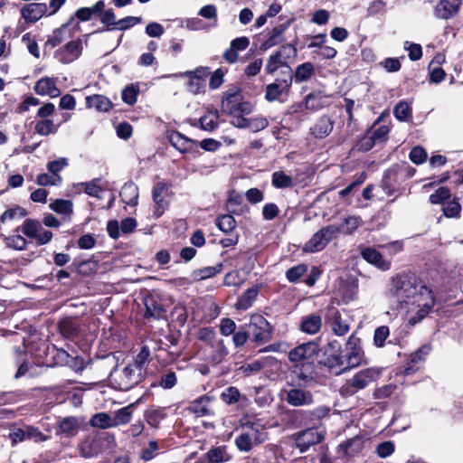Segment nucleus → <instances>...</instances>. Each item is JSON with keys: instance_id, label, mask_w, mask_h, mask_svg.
<instances>
[{"instance_id": "obj_10", "label": "nucleus", "mask_w": 463, "mask_h": 463, "mask_svg": "<svg viewBox=\"0 0 463 463\" xmlns=\"http://www.w3.org/2000/svg\"><path fill=\"white\" fill-rule=\"evenodd\" d=\"M326 431L320 428H309L296 434V446L300 452L307 451L311 446L320 443Z\"/></svg>"}, {"instance_id": "obj_6", "label": "nucleus", "mask_w": 463, "mask_h": 463, "mask_svg": "<svg viewBox=\"0 0 463 463\" xmlns=\"http://www.w3.org/2000/svg\"><path fill=\"white\" fill-rule=\"evenodd\" d=\"M364 362V354L360 346V339L354 335L348 337L346 343V354L339 356L337 364L345 366V369L357 367Z\"/></svg>"}, {"instance_id": "obj_47", "label": "nucleus", "mask_w": 463, "mask_h": 463, "mask_svg": "<svg viewBox=\"0 0 463 463\" xmlns=\"http://www.w3.org/2000/svg\"><path fill=\"white\" fill-rule=\"evenodd\" d=\"M222 270V264L218 263L215 266L204 267L194 272V278L197 280H204L213 277Z\"/></svg>"}, {"instance_id": "obj_64", "label": "nucleus", "mask_w": 463, "mask_h": 463, "mask_svg": "<svg viewBox=\"0 0 463 463\" xmlns=\"http://www.w3.org/2000/svg\"><path fill=\"white\" fill-rule=\"evenodd\" d=\"M241 393L236 387L231 386L226 388L221 397L222 400L227 404H234L240 399Z\"/></svg>"}, {"instance_id": "obj_46", "label": "nucleus", "mask_w": 463, "mask_h": 463, "mask_svg": "<svg viewBox=\"0 0 463 463\" xmlns=\"http://www.w3.org/2000/svg\"><path fill=\"white\" fill-rule=\"evenodd\" d=\"M205 457L208 463H221L230 458L225 447L213 448L206 453Z\"/></svg>"}, {"instance_id": "obj_21", "label": "nucleus", "mask_w": 463, "mask_h": 463, "mask_svg": "<svg viewBox=\"0 0 463 463\" xmlns=\"http://www.w3.org/2000/svg\"><path fill=\"white\" fill-rule=\"evenodd\" d=\"M334 121L328 116H322L311 128L310 133L316 138H325L333 130Z\"/></svg>"}, {"instance_id": "obj_45", "label": "nucleus", "mask_w": 463, "mask_h": 463, "mask_svg": "<svg viewBox=\"0 0 463 463\" xmlns=\"http://www.w3.org/2000/svg\"><path fill=\"white\" fill-rule=\"evenodd\" d=\"M219 113L217 110L208 111L200 118L201 128L206 131H213L218 126Z\"/></svg>"}, {"instance_id": "obj_36", "label": "nucleus", "mask_w": 463, "mask_h": 463, "mask_svg": "<svg viewBox=\"0 0 463 463\" xmlns=\"http://www.w3.org/2000/svg\"><path fill=\"white\" fill-rule=\"evenodd\" d=\"M134 404H129L114 412L112 416L115 428L130 422L133 417Z\"/></svg>"}, {"instance_id": "obj_1", "label": "nucleus", "mask_w": 463, "mask_h": 463, "mask_svg": "<svg viewBox=\"0 0 463 463\" xmlns=\"http://www.w3.org/2000/svg\"><path fill=\"white\" fill-rule=\"evenodd\" d=\"M387 296L411 326L422 321L435 304L432 290L411 273L393 277Z\"/></svg>"}, {"instance_id": "obj_58", "label": "nucleus", "mask_w": 463, "mask_h": 463, "mask_svg": "<svg viewBox=\"0 0 463 463\" xmlns=\"http://www.w3.org/2000/svg\"><path fill=\"white\" fill-rule=\"evenodd\" d=\"M159 446L156 441L150 440L147 447L144 448L140 451V458L144 461H149L153 459L158 453Z\"/></svg>"}, {"instance_id": "obj_52", "label": "nucleus", "mask_w": 463, "mask_h": 463, "mask_svg": "<svg viewBox=\"0 0 463 463\" xmlns=\"http://www.w3.org/2000/svg\"><path fill=\"white\" fill-rule=\"evenodd\" d=\"M363 221L359 216H348L344 219V222L340 228V232L345 234H352L354 232L361 226Z\"/></svg>"}, {"instance_id": "obj_37", "label": "nucleus", "mask_w": 463, "mask_h": 463, "mask_svg": "<svg viewBox=\"0 0 463 463\" xmlns=\"http://www.w3.org/2000/svg\"><path fill=\"white\" fill-rule=\"evenodd\" d=\"M99 16V21L102 24L106 25L105 28L98 29L95 32H93L91 34L103 33L106 30L112 31L116 29V25L118 21L116 20V14L112 9H108L106 11H102L101 13L98 14Z\"/></svg>"}, {"instance_id": "obj_2", "label": "nucleus", "mask_w": 463, "mask_h": 463, "mask_svg": "<svg viewBox=\"0 0 463 463\" xmlns=\"http://www.w3.org/2000/svg\"><path fill=\"white\" fill-rule=\"evenodd\" d=\"M267 439L265 428L260 423L244 426L235 439V445L240 451L249 452L254 447Z\"/></svg>"}, {"instance_id": "obj_44", "label": "nucleus", "mask_w": 463, "mask_h": 463, "mask_svg": "<svg viewBox=\"0 0 463 463\" xmlns=\"http://www.w3.org/2000/svg\"><path fill=\"white\" fill-rule=\"evenodd\" d=\"M362 447L363 440L358 437L347 439L339 445V449L343 450L345 456H353L359 452L362 449Z\"/></svg>"}, {"instance_id": "obj_16", "label": "nucleus", "mask_w": 463, "mask_h": 463, "mask_svg": "<svg viewBox=\"0 0 463 463\" xmlns=\"http://www.w3.org/2000/svg\"><path fill=\"white\" fill-rule=\"evenodd\" d=\"M47 10L48 7L43 3H31L23 6L21 14L26 23H35L47 13Z\"/></svg>"}, {"instance_id": "obj_11", "label": "nucleus", "mask_w": 463, "mask_h": 463, "mask_svg": "<svg viewBox=\"0 0 463 463\" xmlns=\"http://www.w3.org/2000/svg\"><path fill=\"white\" fill-rule=\"evenodd\" d=\"M169 184L165 182H158L153 189V201L155 209L153 214L159 218L168 206Z\"/></svg>"}, {"instance_id": "obj_14", "label": "nucleus", "mask_w": 463, "mask_h": 463, "mask_svg": "<svg viewBox=\"0 0 463 463\" xmlns=\"http://www.w3.org/2000/svg\"><path fill=\"white\" fill-rule=\"evenodd\" d=\"M283 51H288V56H295L297 49L291 44L283 45L279 51L271 54L267 60L265 71L268 74H274V72L280 67L286 64L284 61Z\"/></svg>"}, {"instance_id": "obj_54", "label": "nucleus", "mask_w": 463, "mask_h": 463, "mask_svg": "<svg viewBox=\"0 0 463 463\" xmlns=\"http://www.w3.org/2000/svg\"><path fill=\"white\" fill-rule=\"evenodd\" d=\"M177 383V377L175 372H167L163 373L156 383H153L152 386H160L163 389H172Z\"/></svg>"}, {"instance_id": "obj_55", "label": "nucleus", "mask_w": 463, "mask_h": 463, "mask_svg": "<svg viewBox=\"0 0 463 463\" xmlns=\"http://www.w3.org/2000/svg\"><path fill=\"white\" fill-rule=\"evenodd\" d=\"M150 356L149 349L146 346H143L140 352L137 354L134 361L130 363L133 365H137L140 369L142 373H145L146 366L148 364Z\"/></svg>"}, {"instance_id": "obj_60", "label": "nucleus", "mask_w": 463, "mask_h": 463, "mask_svg": "<svg viewBox=\"0 0 463 463\" xmlns=\"http://www.w3.org/2000/svg\"><path fill=\"white\" fill-rule=\"evenodd\" d=\"M305 368L306 370L312 369V364L307 363L302 364H295L293 373L297 375L298 379L307 383L308 381H311L313 377L311 376L310 372L304 371Z\"/></svg>"}, {"instance_id": "obj_33", "label": "nucleus", "mask_w": 463, "mask_h": 463, "mask_svg": "<svg viewBox=\"0 0 463 463\" xmlns=\"http://www.w3.org/2000/svg\"><path fill=\"white\" fill-rule=\"evenodd\" d=\"M123 202L128 205H136L138 200V188L134 183L125 184L120 191Z\"/></svg>"}, {"instance_id": "obj_9", "label": "nucleus", "mask_w": 463, "mask_h": 463, "mask_svg": "<svg viewBox=\"0 0 463 463\" xmlns=\"http://www.w3.org/2000/svg\"><path fill=\"white\" fill-rule=\"evenodd\" d=\"M318 351L319 346L317 343L309 341L290 350L288 353V359L296 364H307L318 354Z\"/></svg>"}, {"instance_id": "obj_22", "label": "nucleus", "mask_w": 463, "mask_h": 463, "mask_svg": "<svg viewBox=\"0 0 463 463\" xmlns=\"http://www.w3.org/2000/svg\"><path fill=\"white\" fill-rule=\"evenodd\" d=\"M74 187L82 189L88 195L101 198V194L106 191V184L99 178H95L90 182L78 183Z\"/></svg>"}, {"instance_id": "obj_27", "label": "nucleus", "mask_w": 463, "mask_h": 463, "mask_svg": "<svg viewBox=\"0 0 463 463\" xmlns=\"http://www.w3.org/2000/svg\"><path fill=\"white\" fill-rule=\"evenodd\" d=\"M105 3L103 0L96 2L91 7H80L77 9L74 15L80 22H87L93 15H97L104 10Z\"/></svg>"}, {"instance_id": "obj_57", "label": "nucleus", "mask_w": 463, "mask_h": 463, "mask_svg": "<svg viewBox=\"0 0 463 463\" xmlns=\"http://www.w3.org/2000/svg\"><path fill=\"white\" fill-rule=\"evenodd\" d=\"M216 225L222 232H230L235 228L236 221L233 216L230 214H224L217 219Z\"/></svg>"}, {"instance_id": "obj_41", "label": "nucleus", "mask_w": 463, "mask_h": 463, "mask_svg": "<svg viewBox=\"0 0 463 463\" xmlns=\"http://www.w3.org/2000/svg\"><path fill=\"white\" fill-rule=\"evenodd\" d=\"M315 72V67L311 62H304L297 66L294 73L295 81L298 83L308 80Z\"/></svg>"}, {"instance_id": "obj_53", "label": "nucleus", "mask_w": 463, "mask_h": 463, "mask_svg": "<svg viewBox=\"0 0 463 463\" xmlns=\"http://www.w3.org/2000/svg\"><path fill=\"white\" fill-rule=\"evenodd\" d=\"M49 207L60 214H70L72 213V203L70 200L57 199L50 203Z\"/></svg>"}, {"instance_id": "obj_42", "label": "nucleus", "mask_w": 463, "mask_h": 463, "mask_svg": "<svg viewBox=\"0 0 463 463\" xmlns=\"http://www.w3.org/2000/svg\"><path fill=\"white\" fill-rule=\"evenodd\" d=\"M170 142L177 150L182 153L187 152L194 144V140L185 137L179 132L173 133L170 136Z\"/></svg>"}, {"instance_id": "obj_17", "label": "nucleus", "mask_w": 463, "mask_h": 463, "mask_svg": "<svg viewBox=\"0 0 463 463\" xmlns=\"http://www.w3.org/2000/svg\"><path fill=\"white\" fill-rule=\"evenodd\" d=\"M461 0H440L435 6L436 17L448 20L453 17L458 12Z\"/></svg>"}, {"instance_id": "obj_62", "label": "nucleus", "mask_w": 463, "mask_h": 463, "mask_svg": "<svg viewBox=\"0 0 463 463\" xmlns=\"http://www.w3.org/2000/svg\"><path fill=\"white\" fill-rule=\"evenodd\" d=\"M389 335H390V330H389L388 326H382L377 327L374 330V334H373V344L377 347H383L384 345L385 340L387 339Z\"/></svg>"}, {"instance_id": "obj_12", "label": "nucleus", "mask_w": 463, "mask_h": 463, "mask_svg": "<svg viewBox=\"0 0 463 463\" xmlns=\"http://www.w3.org/2000/svg\"><path fill=\"white\" fill-rule=\"evenodd\" d=\"M82 52V42L78 39L66 43L55 52V58L61 63L67 64L77 60Z\"/></svg>"}, {"instance_id": "obj_26", "label": "nucleus", "mask_w": 463, "mask_h": 463, "mask_svg": "<svg viewBox=\"0 0 463 463\" xmlns=\"http://www.w3.org/2000/svg\"><path fill=\"white\" fill-rule=\"evenodd\" d=\"M210 347L212 351L208 357L209 362L214 365L221 364L228 354V349L224 345V341L219 338L213 341Z\"/></svg>"}, {"instance_id": "obj_40", "label": "nucleus", "mask_w": 463, "mask_h": 463, "mask_svg": "<svg viewBox=\"0 0 463 463\" xmlns=\"http://www.w3.org/2000/svg\"><path fill=\"white\" fill-rule=\"evenodd\" d=\"M90 425L93 428L110 429L115 428L112 416L106 412L94 414L90 420Z\"/></svg>"}, {"instance_id": "obj_28", "label": "nucleus", "mask_w": 463, "mask_h": 463, "mask_svg": "<svg viewBox=\"0 0 463 463\" xmlns=\"http://www.w3.org/2000/svg\"><path fill=\"white\" fill-rule=\"evenodd\" d=\"M321 326V317L317 314H310L308 316L303 317L300 329L307 334L314 335L320 330Z\"/></svg>"}, {"instance_id": "obj_50", "label": "nucleus", "mask_w": 463, "mask_h": 463, "mask_svg": "<svg viewBox=\"0 0 463 463\" xmlns=\"http://www.w3.org/2000/svg\"><path fill=\"white\" fill-rule=\"evenodd\" d=\"M18 230L27 237L34 239L37 233L42 230V225L38 221L27 219Z\"/></svg>"}, {"instance_id": "obj_4", "label": "nucleus", "mask_w": 463, "mask_h": 463, "mask_svg": "<svg viewBox=\"0 0 463 463\" xmlns=\"http://www.w3.org/2000/svg\"><path fill=\"white\" fill-rule=\"evenodd\" d=\"M380 375L381 371L376 368L361 370L342 385L341 393L346 396L354 395L367 387L371 383L375 382Z\"/></svg>"}, {"instance_id": "obj_48", "label": "nucleus", "mask_w": 463, "mask_h": 463, "mask_svg": "<svg viewBox=\"0 0 463 463\" xmlns=\"http://www.w3.org/2000/svg\"><path fill=\"white\" fill-rule=\"evenodd\" d=\"M272 185L283 189L293 185V179L283 171H276L272 174Z\"/></svg>"}, {"instance_id": "obj_23", "label": "nucleus", "mask_w": 463, "mask_h": 463, "mask_svg": "<svg viewBox=\"0 0 463 463\" xmlns=\"http://www.w3.org/2000/svg\"><path fill=\"white\" fill-rule=\"evenodd\" d=\"M144 305L146 307L145 317L161 319L165 317V309L153 296L146 297Z\"/></svg>"}, {"instance_id": "obj_51", "label": "nucleus", "mask_w": 463, "mask_h": 463, "mask_svg": "<svg viewBox=\"0 0 463 463\" xmlns=\"http://www.w3.org/2000/svg\"><path fill=\"white\" fill-rule=\"evenodd\" d=\"M27 215V212L24 208L21 206H14L10 208L3 213L0 217L1 223H5L10 221H14L15 219H21Z\"/></svg>"}, {"instance_id": "obj_20", "label": "nucleus", "mask_w": 463, "mask_h": 463, "mask_svg": "<svg viewBox=\"0 0 463 463\" xmlns=\"http://www.w3.org/2000/svg\"><path fill=\"white\" fill-rule=\"evenodd\" d=\"M34 90L41 96L51 98H56L61 94L60 90L56 87L55 80L49 77L40 79L35 84Z\"/></svg>"}, {"instance_id": "obj_39", "label": "nucleus", "mask_w": 463, "mask_h": 463, "mask_svg": "<svg viewBox=\"0 0 463 463\" xmlns=\"http://www.w3.org/2000/svg\"><path fill=\"white\" fill-rule=\"evenodd\" d=\"M259 293L258 288H248L238 299L235 304L237 309L246 310L250 307Z\"/></svg>"}, {"instance_id": "obj_5", "label": "nucleus", "mask_w": 463, "mask_h": 463, "mask_svg": "<svg viewBox=\"0 0 463 463\" xmlns=\"http://www.w3.org/2000/svg\"><path fill=\"white\" fill-rule=\"evenodd\" d=\"M340 233V228L335 225H326L316 232L305 243L303 251L319 252L323 250L330 241L335 239Z\"/></svg>"}, {"instance_id": "obj_30", "label": "nucleus", "mask_w": 463, "mask_h": 463, "mask_svg": "<svg viewBox=\"0 0 463 463\" xmlns=\"http://www.w3.org/2000/svg\"><path fill=\"white\" fill-rule=\"evenodd\" d=\"M431 347L430 345H424L420 347L417 351L412 353L410 356L408 366L405 368L407 374L415 370V366L425 361L426 357L430 353Z\"/></svg>"}, {"instance_id": "obj_56", "label": "nucleus", "mask_w": 463, "mask_h": 463, "mask_svg": "<svg viewBox=\"0 0 463 463\" xmlns=\"http://www.w3.org/2000/svg\"><path fill=\"white\" fill-rule=\"evenodd\" d=\"M395 118L400 121H406L411 115L409 104L405 101H400L393 109Z\"/></svg>"}, {"instance_id": "obj_61", "label": "nucleus", "mask_w": 463, "mask_h": 463, "mask_svg": "<svg viewBox=\"0 0 463 463\" xmlns=\"http://www.w3.org/2000/svg\"><path fill=\"white\" fill-rule=\"evenodd\" d=\"M138 91V88L133 84L127 86L122 90V100L128 105L135 104L137 102Z\"/></svg>"}, {"instance_id": "obj_31", "label": "nucleus", "mask_w": 463, "mask_h": 463, "mask_svg": "<svg viewBox=\"0 0 463 463\" xmlns=\"http://www.w3.org/2000/svg\"><path fill=\"white\" fill-rule=\"evenodd\" d=\"M100 452L99 442L88 438L84 439L79 446V453L84 458H91L97 457Z\"/></svg>"}, {"instance_id": "obj_8", "label": "nucleus", "mask_w": 463, "mask_h": 463, "mask_svg": "<svg viewBox=\"0 0 463 463\" xmlns=\"http://www.w3.org/2000/svg\"><path fill=\"white\" fill-rule=\"evenodd\" d=\"M325 320L333 333L338 336L346 335L350 330V322L348 319L345 318L342 312L335 307L327 308Z\"/></svg>"}, {"instance_id": "obj_34", "label": "nucleus", "mask_w": 463, "mask_h": 463, "mask_svg": "<svg viewBox=\"0 0 463 463\" xmlns=\"http://www.w3.org/2000/svg\"><path fill=\"white\" fill-rule=\"evenodd\" d=\"M166 417L165 408H149L145 411V420L152 428H158L160 422Z\"/></svg>"}, {"instance_id": "obj_43", "label": "nucleus", "mask_w": 463, "mask_h": 463, "mask_svg": "<svg viewBox=\"0 0 463 463\" xmlns=\"http://www.w3.org/2000/svg\"><path fill=\"white\" fill-rule=\"evenodd\" d=\"M87 105L89 108L95 109L99 111H108L111 108L110 100L103 95L88 97Z\"/></svg>"}, {"instance_id": "obj_63", "label": "nucleus", "mask_w": 463, "mask_h": 463, "mask_svg": "<svg viewBox=\"0 0 463 463\" xmlns=\"http://www.w3.org/2000/svg\"><path fill=\"white\" fill-rule=\"evenodd\" d=\"M307 270V267L304 264H299L290 268L286 272V277L290 282H297Z\"/></svg>"}, {"instance_id": "obj_49", "label": "nucleus", "mask_w": 463, "mask_h": 463, "mask_svg": "<svg viewBox=\"0 0 463 463\" xmlns=\"http://www.w3.org/2000/svg\"><path fill=\"white\" fill-rule=\"evenodd\" d=\"M59 328L61 335L65 337H71L78 332L76 321L71 317H65L59 323Z\"/></svg>"}, {"instance_id": "obj_38", "label": "nucleus", "mask_w": 463, "mask_h": 463, "mask_svg": "<svg viewBox=\"0 0 463 463\" xmlns=\"http://www.w3.org/2000/svg\"><path fill=\"white\" fill-rule=\"evenodd\" d=\"M307 106L308 110H317L327 105V96L321 92H312L306 96Z\"/></svg>"}, {"instance_id": "obj_29", "label": "nucleus", "mask_w": 463, "mask_h": 463, "mask_svg": "<svg viewBox=\"0 0 463 463\" xmlns=\"http://www.w3.org/2000/svg\"><path fill=\"white\" fill-rule=\"evenodd\" d=\"M288 27V23L280 24L275 26L267 35L263 43L265 49L271 48L283 41V33Z\"/></svg>"}, {"instance_id": "obj_24", "label": "nucleus", "mask_w": 463, "mask_h": 463, "mask_svg": "<svg viewBox=\"0 0 463 463\" xmlns=\"http://www.w3.org/2000/svg\"><path fill=\"white\" fill-rule=\"evenodd\" d=\"M80 426V421L79 418L74 416L65 417L59 422L58 433L66 437H73L78 433Z\"/></svg>"}, {"instance_id": "obj_25", "label": "nucleus", "mask_w": 463, "mask_h": 463, "mask_svg": "<svg viewBox=\"0 0 463 463\" xmlns=\"http://www.w3.org/2000/svg\"><path fill=\"white\" fill-rule=\"evenodd\" d=\"M210 402L211 398L207 395H203L192 402L187 410L196 417L211 415Z\"/></svg>"}, {"instance_id": "obj_59", "label": "nucleus", "mask_w": 463, "mask_h": 463, "mask_svg": "<svg viewBox=\"0 0 463 463\" xmlns=\"http://www.w3.org/2000/svg\"><path fill=\"white\" fill-rule=\"evenodd\" d=\"M5 245L8 248L16 250H23L26 248L27 241L26 240L21 236V235H11L5 239Z\"/></svg>"}, {"instance_id": "obj_7", "label": "nucleus", "mask_w": 463, "mask_h": 463, "mask_svg": "<svg viewBox=\"0 0 463 463\" xmlns=\"http://www.w3.org/2000/svg\"><path fill=\"white\" fill-rule=\"evenodd\" d=\"M271 326L264 317L260 315L251 317L248 332L251 335L253 341L259 344L269 342L271 339Z\"/></svg>"}, {"instance_id": "obj_19", "label": "nucleus", "mask_w": 463, "mask_h": 463, "mask_svg": "<svg viewBox=\"0 0 463 463\" xmlns=\"http://www.w3.org/2000/svg\"><path fill=\"white\" fill-rule=\"evenodd\" d=\"M362 257L370 264H373L381 270H388L391 262L384 260L383 255L375 249L371 247L364 248L361 250Z\"/></svg>"}, {"instance_id": "obj_15", "label": "nucleus", "mask_w": 463, "mask_h": 463, "mask_svg": "<svg viewBox=\"0 0 463 463\" xmlns=\"http://www.w3.org/2000/svg\"><path fill=\"white\" fill-rule=\"evenodd\" d=\"M292 83V76L288 80H277L275 82L268 84L265 90V99L269 102H274L279 99L283 93H287Z\"/></svg>"}, {"instance_id": "obj_13", "label": "nucleus", "mask_w": 463, "mask_h": 463, "mask_svg": "<svg viewBox=\"0 0 463 463\" xmlns=\"http://www.w3.org/2000/svg\"><path fill=\"white\" fill-rule=\"evenodd\" d=\"M285 400L294 407L308 406L314 402L313 393L301 388H292L287 391Z\"/></svg>"}, {"instance_id": "obj_3", "label": "nucleus", "mask_w": 463, "mask_h": 463, "mask_svg": "<svg viewBox=\"0 0 463 463\" xmlns=\"http://www.w3.org/2000/svg\"><path fill=\"white\" fill-rule=\"evenodd\" d=\"M144 373L137 365L127 364L122 369L116 368L110 373L115 388L120 391H128L137 385L143 379Z\"/></svg>"}, {"instance_id": "obj_18", "label": "nucleus", "mask_w": 463, "mask_h": 463, "mask_svg": "<svg viewBox=\"0 0 463 463\" xmlns=\"http://www.w3.org/2000/svg\"><path fill=\"white\" fill-rule=\"evenodd\" d=\"M250 44V40L246 36H241L233 39L231 42L230 48L224 53L223 58L228 63H235L239 59L238 52L244 51Z\"/></svg>"}, {"instance_id": "obj_32", "label": "nucleus", "mask_w": 463, "mask_h": 463, "mask_svg": "<svg viewBox=\"0 0 463 463\" xmlns=\"http://www.w3.org/2000/svg\"><path fill=\"white\" fill-rule=\"evenodd\" d=\"M241 101V95L236 91L228 94L222 101V109L223 112L233 115L239 113V108Z\"/></svg>"}, {"instance_id": "obj_35", "label": "nucleus", "mask_w": 463, "mask_h": 463, "mask_svg": "<svg viewBox=\"0 0 463 463\" xmlns=\"http://www.w3.org/2000/svg\"><path fill=\"white\" fill-rule=\"evenodd\" d=\"M59 125H56L52 119L40 118L35 122L34 131L40 136H49L58 131Z\"/></svg>"}]
</instances>
